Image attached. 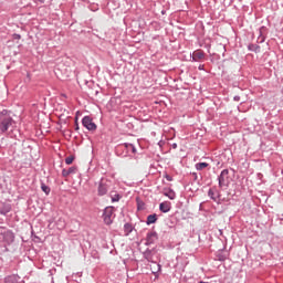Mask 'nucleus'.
I'll list each match as a JSON object with an SVG mask.
<instances>
[{"label": "nucleus", "mask_w": 283, "mask_h": 283, "mask_svg": "<svg viewBox=\"0 0 283 283\" xmlns=\"http://www.w3.org/2000/svg\"><path fill=\"white\" fill-rule=\"evenodd\" d=\"M14 125V119L10 115V111L3 109L0 112V132L1 134H6L10 127Z\"/></svg>", "instance_id": "f257e3e1"}, {"label": "nucleus", "mask_w": 283, "mask_h": 283, "mask_svg": "<svg viewBox=\"0 0 283 283\" xmlns=\"http://www.w3.org/2000/svg\"><path fill=\"white\" fill-rule=\"evenodd\" d=\"M219 188L228 189L231 185V177L229 176V169H223L218 177Z\"/></svg>", "instance_id": "f03ea898"}, {"label": "nucleus", "mask_w": 283, "mask_h": 283, "mask_svg": "<svg viewBox=\"0 0 283 283\" xmlns=\"http://www.w3.org/2000/svg\"><path fill=\"white\" fill-rule=\"evenodd\" d=\"M116 151H117V154H118V151H125V154L123 156H127L128 154H136V146H134V144H129V143L120 144L117 147Z\"/></svg>", "instance_id": "7ed1b4c3"}, {"label": "nucleus", "mask_w": 283, "mask_h": 283, "mask_svg": "<svg viewBox=\"0 0 283 283\" xmlns=\"http://www.w3.org/2000/svg\"><path fill=\"white\" fill-rule=\"evenodd\" d=\"M82 125L85 127L88 132H96V124L90 116H84L82 119Z\"/></svg>", "instance_id": "20e7f679"}, {"label": "nucleus", "mask_w": 283, "mask_h": 283, "mask_svg": "<svg viewBox=\"0 0 283 283\" xmlns=\"http://www.w3.org/2000/svg\"><path fill=\"white\" fill-rule=\"evenodd\" d=\"M114 216V207H106L103 212V220L105 224H112L113 220L112 217Z\"/></svg>", "instance_id": "39448f33"}, {"label": "nucleus", "mask_w": 283, "mask_h": 283, "mask_svg": "<svg viewBox=\"0 0 283 283\" xmlns=\"http://www.w3.org/2000/svg\"><path fill=\"white\" fill-rule=\"evenodd\" d=\"M158 242V233L156 231H150L146 235V247H150V244H156Z\"/></svg>", "instance_id": "423d86ee"}, {"label": "nucleus", "mask_w": 283, "mask_h": 283, "mask_svg": "<svg viewBox=\"0 0 283 283\" xmlns=\"http://www.w3.org/2000/svg\"><path fill=\"white\" fill-rule=\"evenodd\" d=\"M1 235L6 244H12L14 242V232L12 230H4Z\"/></svg>", "instance_id": "0eeeda50"}, {"label": "nucleus", "mask_w": 283, "mask_h": 283, "mask_svg": "<svg viewBox=\"0 0 283 283\" xmlns=\"http://www.w3.org/2000/svg\"><path fill=\"white\" fill-rule=\"evenodd\" d=\"M190 59L192 62L198 63V61H202L205 59V51L197 50L191 55Z\"/></svg>", "instance_id": "6e6552de"}, {"label": "nucleus", "mask_w": 283, "mask_h": 283, "mask_svg": "<svg viewBox=\"0 0 283 283\" xmlns=\"http://www.w3.org/2000/svg\"><path fill=\"white\" fill-rule=\"evenodd\" d=\"M208 196L211 200H213V202H218V200L220 198V191H218V189H216V188H210L208 190Z\"/></svg>", "instance_id": "1a4fd4ad"}, {"label": "nucleus", "mask_w": 283, "mask_h": 283, "mask_svg": "<svg viewBox=\"0 0 283 283\" xmlns=\"http://www.w3.org/2000/svg\"><path fill=\"white\" fill-rule=\"evenodd\" d=\"M12 211V206L10 203H2L0 206V216H8Z\"/></svg>", "instance_id": "9d476101"}, {"label": "nucleus", "mask_w": 283, "mask_h": 283, "mask_svg": "<svg viewBox=\"0 0 283 283\" xmlns=\"http://www.w3.org/2000/svg\"><path fill=\"white\" fill-rule=\"evenodd\" d=\"M76 171H78V167L72 166L69 169H63L62 176H63V178H67V176H72V174H76Z\"/></svg>", "instance_id": "9b49d317"}, {"label": "nucleus", "mask_w": 283, "mask_h": 283, "mask_svg": "<svg viewBox=\"0 0 283 283\" xmlns=\"http://www.w3.org/2000/svg\"><path fill=\"white\" fill-rule=\"evenodd\" d=\"M143 258L144 260H147V262L156 264V262H154V252L151 250L146 249L145 252H143Z\"/></svg>", "instance_id": "f8f14e48"}, {"label": "nucleus", "mask_w": 283, "mask_h": 283, "mask_svg": "<svg viewBox=\"0 0 283 283\" xmlns=\"http://www.w3.org/2000/svg\"><path fill=\"white\" fill-rule=\"evenodd\" d=\"M159 211L161 213H169L171 211V203L165 201L159 205Z\"/></svg>", "instance_id": "ddd939ff"}, {"label": "nucleus", "mask_w": 283, "mask_h": 283, "mask_svg": "<svg viewBox=\"0 0 283 283\" xmlns=\"http://www.w3.org/2000/svg\"><path fill=\"white\" fill-rule=\"evenodd\" d=\"M19 280H21V277H19V275L11 274V275H8L7 277H4V283H19Z\"/></svg>", "instance_id": "4468645a"}, {"label": "nucleus", "mask_w": 283, "mask_h": 283, "mask_svg": "<svg viewBox=\"0 0 283 283\" xmlns=\"http://www.w3.org/2000/svg\"><path fill=\"white\" fill-rule=\"evenodd\" d=\"M108 191L107 185L99 182L98 188H97V193L98 196H105Z\"/></svg>", "instance_id": "2eb2a0df"}, {"label": "nucleus", "mask_w": 283, "mask_h": 283, "mask_svg": "<svg viewBox=\"0 0 283 283\" xmlns=\"http://www.w3.org/2000/svg\"><path fill=\"white\" fill-rule=\"evenodd\" d=\"M158 222V216L156 213L149 214L146 220V224L149 227V224H156Z\"/></svg>", "instance_id": "dca6fc26"}, {"label": "nucleus", "mask_w": 283, "mask_h": 283, "mask_svg": "<svg viewBox=\"0 0 283 283\" xmlns=\"http://www.w3.org/2000/svg\"><path fill=\"white\" fill-rule=\"evenodd\" d=\"M248 50H249L250 52H255V54H259V52H260V45H258V44H249V45H248Z\"/></svg>", "instance_id": "f3484780"}, {"label": "nucleus", "mask_w": 283, "mask_h": 283, "mask_svg": "<svg viewBox=\"0 0 283 283\" xmlns=\"http://www.w3.org/2000/svg\"><path fill=\"white\" fill-rule=\"evenodd\" d=\"M124 231H125L126 235H129V233H132V231H134V227L132 226V223H125Z\"/></svg>", "instance_id": "a211bd4d"}, {"label": "nucleus", "mask_w": 283, "mask_h": 283, "mask_svg": "<svg viewBox=\"0 0 283 283\" xmlns=\"http://www.w3.org/2000/svg\"><path fill=\"white\" fill-rule=\"evenodd\" d=\"M207 167H209V164H207V163H198V164H196L197 171H202V169H207Z\"/></svg>", "instance_id": "6ab92c4d"}, {"label": "nucleus", "mask_w": 283, "mask_h": 283, "mask_svg": "<svg viewBox=\"0 0 283 283\" xmlns=\"http://www.w3.org/2000/svg\"><path fill=\"white\" fill-rule=\"evenodd\" d=\"M41 189L46 196H50V192L52 191V189L43 182L41 184Z\"/></svg>", "instance_id": "aec40b11"}, {"label": "nucleus", "mask_w": 283, "mask_h": 283, "mask_svg": "<svg viewBox=\"0 0 283 283\" xmlns=\"http://www.w3.org/2000/svg\"><path fill=\"white\" fill-rule=\"evenodd\" d=\"M137 209H138V211L145 210V202L137 199Z\"/></svg>", "instance_id": "412c9836"}, {"label": "nucleus", "mask_w": 283, "mask_h": 283, "mask_svg": "<svg viewBox=\"0 0 283 283\" xmlns=\"http://www.w3.org/2000/svg\"><path fill=\"white\" fill-rule=\"evenodd\" d=\"M264 30H266V27H261V28L259 29V36L262 38L261 41H260V43H264V36H262Z\"/></svg>", "instance_id": "4be33fe9"}, {"label": "nucleus", "mask_w": 283, "mask_h": 283, "mask_svg": "<svg viewBox=\"0 0 283 283\" xmlns=\"http://www.w3.org/2000/svg\"><path fill=\"white\" fill-rule=\"evenodd\" d=\"M166 196L169 198V200H176V192L174 190H170Z\"/></svg>", "instance_id": "5701e85b"}, {"label": "nucleus", "mask_w": 283, "mask_h": 283, "mask_svg": "<svg viewBox=\"0 0 283 283\" xmlns=\"http://www.w3.org/2000/svg\"><path fill=\"white\" fill-rule=\"evenodd\" d=\"M72 163H74V156H69L65 158V164L66 165H72Z\"/></svg>", "instance_id": "b1692460"}, {"label": "nucleus", "mask_w": 283, "mask_h": 283, "mask_svg": "<svg viewBox=\"0 0 283 283\" xmlns=\"http://www.w3.org/2000/svg\"><path fill=\"white\" fill-rule=\"evenodd\" d=\"M218 260H219V262H224V260H227V256L219 254Z\"/></svg>", "instance_id": "393cba45"}, {"label": "nucleus", "mask_w": 283, "mask_h": 283, "mask_svg": "<svg viewBox=\"0 0 283 283\" xmlns=\"http://www.w3.org/2000/svg\"><path fill=\"white\" fill-rule=\"evenodd\" d=\"M166 180H168V182H171L174 180V178L169 175H165Z\"/></svg>", "instance_id": "a878e982"}, {"label": "nucleus", "mask_w": 283, "mask_h": 283, "mask_svg": "<svg viewBox=\"0 0 283 283\" xmlns=\"http://www.w3.org/2000/svg\"><path fill=\"white\" fill-rule=\"evenodd\" d=\"M112 200H113V202H118V200H120V196L117 195V196L114 197Z\"/></svg>", "instance_id": "bb28decb"}, {"label": "nucleus", "mask_w": 283, "mask_h": 283, "mask_svg": "<svg viewBox=\"0 0 283 283\" xmlns=\"http://www.w3.org/2000/svg\"><path fill=\"white\" fill-rule=\"evenodd\" d=\"M13 39H15V40L21 39V34H19V33L13 34Z\"/></svg>", "instance_id": "cd10ccee"}, {"label": "nucleus", "mask_w": 283, "mask_h": 283, "mask_svg": "<svg viewBox=\"0 0 283 283\" xmlns=\"http://www.w3.org/2000/svg\"><path fill=\"white\" fill-rule=\"evenodd\" d=\"M198 70H199V71H203V70H205V64H200V65L198 66Z\"/></svg>", "instance_id": "c85d7f7f"}, {"label": "nucleus", "mask_w": 283, "mask_h": 283, "mask_svg": "<svg viewBox=\"0 0 283 283\" xmlns=\"http://www.w3.org/2000/svg\"><path fill=\"white\" fill-rule=\"evenodd\" d=\"M233 101H235L237 103L240 102V95L234 96Z\"/></svg>", "instance_id": "c756f323"}, {"label": "nucleus", "mask_w": 283, "mask_h": 283, "mask_svg": "<svg viewBox=\"0 0 283 283\" xmlns=\"http://www.w3.org/2000/svg\"><path fill=\"white\" fill-rule=\"evenodd\" d=\"M75 132H78V122L75 120Z\"/></svg>", "instance_id": "7c9ffc66"}, {"label": "nucleus", "mask_w": 283, "mask_h": 283, "mask_svg": "<svg viewBox=\"0 0 283 283\" xmlns=\"http://www.w3.org/2000/svg\"><path fill=\"white\" fill-rule=\"evenodd\" d=\"M192 176H193V180H198V174L193 172Z\"/></svg>", "instance_id": "2f4dec72"}, {"label": "nucleus", "mask_w": 283, "mask_h": 283, "mask_svg": "<svg viewBox=\"0 0 283 283\" xmlns=\"http://www.w3.org/2000/svg\"><path fill=\"white\" fill-rule=\"evenodd\" d=\"M171 147H172V149H177L178 148V144H172Z\"/></svg>", "instance_id": "473e14b6"}, {"label": "nucleus", "mask_w": 283, "mask_h": 283, "mask_svg": "<svg viewBox=\"0 0 283 283\" xmlns=\"http://www.w3.org/2000/svg\"><path fill=\"white\" fill-rule=\"evenodd\" d=\"M160 269H161L160 264H157V273L160 272Z\"/></svg>", "instance_id": "72a5a7b5"}, {"label": "nucleus", "mask_w": 283, "mask_h": 283, "mask_svg": "<svg viewBox=\"0 0 283 283\" xmlns=\"http://www.w3.org/2000/svg\"><path fill=\"white\" fill-rule=\"evenodd\" d=\"M154 274H156V272L153 271Z\"/></svg>", "instance_id": "f704fd0d"}]
</instances>
